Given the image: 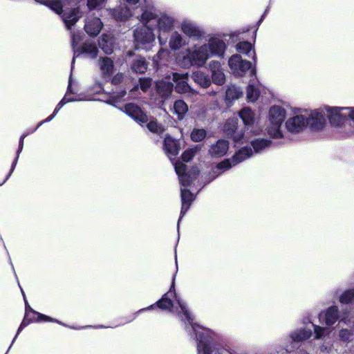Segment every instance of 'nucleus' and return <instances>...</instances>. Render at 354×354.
Here are the masks:
<instances>
[{
    "label": "nucleus",
    "mask_w": 354,
    "mask_h": 354,
    "mask_svg": "<svg viewBox=\"0 0 354 354\" xmlns=\"http://www.w3.org/2000/svg\"><path fill=\"white\" fill-rule=\"evenodd\" d=\"M226 49L227 45L221 37L211 36L204 44H195L178 52L176 62L185 69L203 68L211 57H223Z\"/></svg>",
    "instance_id": "obj_1"
},
{
    "label": "nucleus",
    "mask_w": 354,
    "mask_h": 354,
    "mask_svg": "<svg viewBox=\"0 0 354 354\" xmlns=\"http://www.w3.org/2000/svg\"><path fill=\"white\" fill-rule=\"evenodd\" d=\"M174 283H172L170 290L165 294L162 297L156 302V305L158 308L162 310H169L170 312L174 313H178V310L173 305L170 297L174 295L176 301L180 308L181 312L183 313L185 319L189 322L190 326H186V330L192 335L193 333L195 335V337L197 344V351L198 354H220L218 351L213 349L211 342L212 338V333L207 328L202 327L194 322V319L192 315L189 312L185 304L178 298L175 292H173L171 289L173 288Z\"/></svg>",
    "instance_id": "obj_2"
},
{
    "label": "nucleus",
    "mask_w": 354,
    "mask_h": 354,
    "mask_svg": "<svg viewBox=\"0 0 354 354\" xmlns=\"http://www.w3.org/2000/svg\"><path fill=\"white\" fill-rule=\"evenodd\" d=\"M142 13L136 18L144 25L150 26L158 31V39L160 45H165L168 34L176 26V19L174 15L158 10L152 4L146 3L141 7Z\"/></svg>",
    "instance_id": "obj_3"
},
{
    "label": "nucleus",
    "mask_w": 354,
    "mask_h": 354,
    "mask_svg": "<svg viewBox=\"0 0 354 354\" xmlns=\"http://www.w3.org/2000/svg\"><path fill=\"white\" fill-rule=\"evenodd\" d=\"M93 90H67L64 97L57 105L53 114L48 116L45 120L39 123L34 131H35L43 123L50 122L53 120L62 107L68 102L84 100H100L105 101L110 104H115L120 102L122 100H125L126 99H122L127 94L125 90H122L117 96H112L108 100H105L101 97V95L104 94L103 90H100L98 92L95 93H93Z\"/></svg>",
    "instance_id": "obj_4"
},
{
    "label": "nucleus",
    "mask_w": 354,
    "mask_h": 354,
    "mask_svg": "<svg viewBox=\"0 0 354 354\" xmlns=\"http://www.w3.org/2000/svg\"><path fill=\"white\" fill-rule=\"evenodd\" d=\"M286 110L280 105H272L268 113V125L266 131L268 134L274 139L283 137L281 126L286 118Z\"/></svg>",
    "instance_id": "obj_5"
},
{
    "label": "nucleus",
    "mask_w": 354,
    "mask_h": 354,
    "mask_svg": "<svg viewBox=\"0 0 354 354\" xmlns=\"http://www.w3.org/2000/svg\"><path fill=\"white\" fill-rule=\"evenodd\" d=\"M189 75L172 73L160 81H156L155 88H191L188 84Z\"/></svg>",
    "instance_id": "obj_6"
},
{
    "label": "nucleus",
    "mask_w": 354,
    "mask_h": 354,
    "mask_svg": "<svg viewBox=\"0 0 354 354\" xmlns=\"http://www.w3.org/2000/svg\"><path fill=\"white\" fill-rule=\"evenodd\" d=\"M152 27L144 24L134 30L133 37L136 48L147 50L151 47L156 39Z\"/></svg>",
    "instance_id": "obj_7"
},
{
    "label": "nucleus",
    "mask_w": 354,
    "mask_h": 354,
    "mask_svg": "<svg viewBox=\"0 0 354 354\" xmlns=\"http://www.w3.org/2000/svg\"><path fill=\"white\" fill-rule=\"evenodd\" d=\"M288 131L297 133L303 131L308 126L307 112L298 111L290 117L285 122Z\"/></svg>",
    "instance_id": "obj_8"
},
{
    "label": "nucleus",
    "mask_w": 354,
    "mask_h": 354,
    "mask_svg": "<svg viewBox=\"0 0 354 354\" xmlns=\"http://www.w3.org/2000/svg\"><path fill=\"white\" fill-rule=\"evenodd\" d=\"M326 113L333 126H339L348 116L351 120V111L354 110V107H332L324 106Z\"/></svg>",
    "instance_id": "obj_9"
},
{
    "label": "nucleus",
    "mask_w": 354,
    "mask_h": 354,
    "mask_svg": "<svg viewBox=\"0 0 354 354\" xmlns=\"http://www.w3.org/2000/svg\"><path fill=\"white\" fill-rule=\"evenodd\" d=\"M228 66L233 75L242 77L251 68L252 64L243 59L240 55L234 54L230 57Z\"/></svg>",
    "instance_id": "obj_10"
},
{
    "label": "nucleus",
    "mask_w": 354,
    "mask_h": 354,
    "mask_svg": "<svg viewBox=\"0 0 354 354\" xmlns=\"http://www.w3.org/2000/svg\"><path fill=\"white\" fill-rule=\"evenodd\" d=\"M81 55H84L86 57L91 59H95L98 55V48L95 43L91 41H86L75 50L71 62V71L74 68L75 59Z\"/></svg>",
    "instance_id": "obj_11"
},
{
    "label": "nucleus",
    "mask_w": 354,
    "mask_h": 354,
    "mask_svg": "<svg viewBox=\"0 0 354 354\" xmlns=\"http://www.w3.org/2000/svg\"><path fill=\"white\" fill-rule=\"evenodd\" d=\"M238 122L237 119H229L226 121L224 124L223 131L224 133L232 138L235 144L243 142V141H248L249 137L247 134H245L242 131H237Z\"/></svg>",
    "instance_id": "obj_12"
},
{
    "label": "nucleus",
    "mask_w": 354,
    "mask_h": 354,
    "mask_svg": "<svg viewBox=\"0 0 354 354\" xmlns=\"http://www.w3.org/2000/svg\"><path fill=\"white\" fill-rule=\"evenodd\" d=\"M253 151L250 147H243L236 152L231 160L227 159L219 163L217 165V168L218 169L223 170L228 169L231 167L234 166L248 158L251 157Z\"/></svg>",
    "instance_id": "obj_13"
},
{
    "label": "nucleus",
    "mask_w": 354,
    "mask_h": 354,
    "mask_svg": "<svg viewBox=\"0 0 354 354\" xmlns=\"http://www.w3.org/2000/svg\"><path fill=\"white\" fill-rule=\"evenodd\" d=\"M104 24L101 19L93 15L88 14L84 19V29L91 37H97L101 32Z\"/></svg>",
    "instance_id": "obj_14"
},
{
    "label": "nucleus",
    "mask_w": 354,
    "mask_h": 354,
    "mask_svg": "<svg viewBox=\"0 0 354 354\" xmlns=\"http://www.w3.org/2000/svg\"><path fill=\"white\" fill-rule=\"evenodd\" d=\"M181 31L189 38L200 39L205 35V32L196 24V22L185 19L180 24Z\"/></svg>",
    "instance_id": "obj_15"
},
{
    "label": "nucleus",
    "mask_w": 354,
    "mask_h": 354,
    "mask_svg": "<svg viewBox=\"0 0 354 354\" xmlns=\"http://www.w3.org/2000/svg\"><path fill=\"white\" fill-rule=\"evenodd\" d=\"M326 115L324 107L312 111L310 113H307L308 126L313 130L322 129L326 124Z\"/></svg>",
    "instance_id": "obj_16"
},
{
    "label": "nucleus",
    "mask_w": 354,
    "mask_h": 354,
    "mask_svg": "<svg viewBox=\"0 0 354 354\" xmlns=\"http://www.w3.org/2000/svg\"><path fill=\"white\" fill-rule=\"evenodd\" d=\"M82 13L79 6L71 9H65L61 15L66 29L75 27L76 23L82 17Z\"/></svg>",
    "instance_id": "obj_17"
},
{
    "label": "nucleus",
    "mask_w": 354,
    "mask_h": 354,
    "mask_svg": "<svg viewBox=\"0 0 354 354\" xmlns=\"http://www.w3.org/2000/svg\"><path fill=\"white\" fill-rule=\"evenodd\" d=\"M208 68L212 73L213 83L217 86H222L225 82V75L218 61L212 60L208 64Z\"/></svg>",
    "instance_id": "obj_18"
},
{
    "label": "nucleus",
    "mask_w": 354,
    "mask_h": 354,
    "mask_svg": "<svg viewBox=\"0 0 354 354\" xmlns=\"http://www.w3.org/2000/svg\"><path fill=\"white\" fill-rule=\"evenodd\" d=\"M125 112L139 123H145L148 120L147 115L138 106L133 104H127L125 106Z\"/></svg>",
    "instance_id": "obj_19"
},
{
    "label": "nucleus",
    "mask_w": 354,
    "mask_h": 354,
    "mask_svg": "<svg viewBox=\"0 0 354 354\" xmlns=\"http://www.w3.org/2000/svg\"><path fill=\"white\" fill-rule=\"evenodd\" d=\"M173 164L175 168V171L177 175L178 176L180 185L183 187L189 185L192 180V178L190 174L185 173L186 166L180 161H176Z\"/></svg>",
    "instance_id": "obj_20"
},
{
    "label": "nucleus",
    "mask_w": 354,
    "mask_h": 354,
    "mask_svg": "<svg viewBox=\"0 0 354 354\" xmlns=\"http://www.w3.org/2000/svg\"><path fill=\"white\" fill-rule=\"evenodd\" d=\"M239 115L245 125L246 131L253 127L255 122V113L250 108H243L239 111Z\"/></svg>",
    "instance_id": "obj_21"
},
{
    "label": "nucleus",
    "mask_w": 354,
    "mask_h": 354,
    "mask_svg": "<svg viewBox=\"0 0 354 354\" xmlns=\"http://www.w3.org/2000/svg\"><path fill=\"white\" fill-rule=\"evenodd\" d=\"M180 193L182 207L179 219H180L185 214V213L189 209L192 202L194 201V195L189 190L181 188ZM180 220H178V222Z\"/></svg>",
    "instance_id": "obj_22"
},
{
    "label": "nucleus",
    "mask_w": 354,
    "mask_h": 354,
    "mask_svg": "<svg viewBox=\"0 0 354 354\" xmlns=\"http://www.w3.org/2000/svg\"><path fill=\"white\" fill-rule=\"evenodd\" d=\"M111 14L115 20L121 21H126L133 15L130 8L124 3L113 9Z\"/></svg>",
    "instance_id": "obj_23"
},
{
    "label": "nucleus",
    "mask_w": 354,
    "mask_h": 354,
    "mask_svg": "<svg viewBox=\"0 0 354 354\" xmlns=\"http://www.w3.org/2000/svg\"><path fill=\"white\" fill-rule=\"evenodd\" d=\"M187 44L186 39L178 31L173 32L170 35L169 46L171 50H179Z\"/></svg>",
    "instance_id": "obj_24"
},
{
    "label": "nucleus",
    "mask_w": 354,
    "mask_h": 354,
    "mask_svg": "<svg viewBox=\"0 0 354 354\" xmlns=\"http://www.w3.org/2000/svg\"><path fill=\"white\" fill-rule=\"evenodd\" d=\"M229 149V142L225 140H218L216 144L212 145L209 153L212 156L221 157L226 154Z\"/></svg>",
    "instance_id": "obj_25"
},
{
    "label": "nucleus",
    "mask_w": 354,
    "mask_h": 354,
    "mask_svg": "<svg viewBox=\"0 0 354 354\" xmlns=\"http://www.w3.org/2000/svg\"><path fill=\"white\" fill-rule=\"evenodd\" d=\"M338 319V310L336 306H331L324 313L319 315V319L324 321L328 326L334 324Z\"/></svg>",
    "instance_id": "obj_26"
},
{
    "label": "nucleus",
    "mask_w": 354,
    "mask_h": 354,
    "mask_svg": "<svg viewBox=\"0 0 354 354\" xmlns=\"http://www.w3.org/2000/svg\"><path fill=\"white\" fill-rule=\"evenodd\" d=\"M165 151L169 159L172 160L171 156H176L179 152V146L177 140L170 136H167L164 141Z\"/></svg>",
    "instance_id": "obj_27"
},
{
    "label": "nucleus",
    "mask_w": 354,
    "mask_h": 354,
    "mask_svg": "<svg viewBox=\"0 0 354 354\" xmlns=\"http://www.w3.org/2000/svg\"><path fill=\"white\" fill-rule=\"evenodd\" d=\"M99 66L103 76L109 77L113 73L114 64L111 58L101 57L99 59Z\"/></svg>",
    "instance_id": "obj_28"
},
{
    "label": "nucleus",
    "mask_w": 354,
    "mask_h": 354,
    "mask_svg": "<svg viewBox=\"0 0 354 354\" xmlns=\"http://www.w3.org/2000/svg\"><path fill=\"white\" fill-rule=\"evenodd\" d=\"M236 50L239 53L244 54L248 57H252L256 62V53L251 43L241 41L236 45Z\"/></svg>",
    "instance_id": "obj_29"
},
{
    "label": "nucleus",
    "mask_w": 354,
    "mask_h": 354,
    "mask_svg": "<svg viewBox=\"0 0 354 354\" xmlns=\"http://www.w3.org/2000/svg\"><path fill=\"white\" fill-rule=\"evenodd\" d=\"M66 30L70 32L71 45L73 52H74L80 46V42L83 40L84 33L80 30L76 29L75 27Z\"/></svg>",
    "instance_id": "obj_30"
},
{
    "label": "nucleus",
    "mask_w": 354,
    "mask_h": 354,
    "mask_svg": "<svg viewBox=\"0 0 354 354\" xmlns=\"http://www.w3.org/2000/svg\"><path fill=\"white\" fill-rule=\"evenodd\" d=\"M24 301L26 304V314L25 316H26V318H28L29 317H36L37 318L38 321H44V322H55L57 323H59L61 324V322H59L57 320H55L46 315H42L41 313H39L36 311H34L30 306L28 304V302L26 299V297H24Z\"/></svg>",
    "instance_id": "obj_31"
},
{
    "label": "nucleus",
    "mask_w": 354,
    "mask_h": 354,
    "mask_svg": "<svg viewBox=\"0 0 354 354\" xmlns=\"http://www.w3.org/2000/svg\"><path fill=\"white\" fill-rule=\"evenodd\" d=\"M192 78L194 81L203 88H207L211 85V80L208 75L201 71H197L193 73Z\"/></svg>",
    "instance_id": "obj_32"
},
{
    "label": "nucleus",
    "mask_w": 354,
    "mask_h": 354,
    "mask_svg": "<svg viewBox=\"0 0 354 354\" xmlns=\"http://www.w3.org/2000/svg\"><path fill=\"white\" fill-rule=\"evenodd\" d=\"M98 44L106 54H111L113 52V41L110 35L103 34L98 41Z\"/></svg>",
    "instance_id": "obj_33"
},
{
    "label": "nucleus",
    "mask_w": 354,
    "mask_h": 354,
    "mask_svg": "<svg viewBox=\"0 0 354 354\" xmlns=\"http://www.w3.org/2000/svg\"><path fill=\"white\" fill-rule=\"evenodd\" d=\"M251 145L255 153H260L270 146L271 141L265 138H257L251 140Z\"/></svg>",
    "instance_id": "obj_34"
},
{
    "label": "nucleus",
    "mask_w": 354,
    "mask_h": 354,
    "mask_svg": "<svg viewBox=\"0 0 354 354\" xmlns=\"http://www.w3.org/2000/svg\"><path fill=\"white\" fill-rule=\"evenodd\" d=\"M174 110L178 119L182 120L188 111V106L184 101L177 100L174 104Z\"/></svg>",
    "instance_id": "obj_35"
},
{
    "label": "nucleus",
    "mask_w": 354,
    "mask_h": 354,
    "mask_svg": "<svg viewBox=\"0 0 354 354\" xmlns=\"http://www.w3.org/2000/svg\"><path fill=\"white\" fill-rule=\"evenodd\" d=\"M147 68V64L143 58H137L131 64V69L138 73H144Z\"/></svg>",
    "instance_id": "obj_36"
},
{
    "label": "nucleus",
    "mask_w": 354,
    "mask_h": 354,
    "mask_svg": "<svg viewBox=\"0 0 354 354\" xmlns=\"http://www.w3.org/2000/svg\"><path fill=\"white\" fill-rule=\"evenodd\" d=\"M311 334L312 333L310 329H305L293 333L291 335V337L294 342H301L308 339L311 336Z\"/></svg>",
    "instance_id": "obj_37"
},
{
    "label": "nucleus",
    "mask_w": 354,
    "mask_h": 354,
    "mask_svg": "<svg viewBox=\"0 0 354 354\" xmlns=\"http://www.w3.org/2000/svg\"><path fill=\"white\" fill-rule=\"evenodd\" d=\"M342 304H351L354 302V289L345 291L339 297Z\"/></svg>",
    "instance_id": "obj_38"
},
{
    "label": "nucleus",
    "mask_w": 354,
    "mask_h": 354,
    "mask_svg": "<svg viewBox=\"0 0 354 354\" xmlns=\"http://www.w3.org/2000/svg\"><path fill=\"white\" fill-rule=\"evenodd\" d=\"M206 136V131L205 130L201 129H194L192 132L191 138L193 141L194 142H200L203 140Z\"/></svg>",
    "instance_id": "obj_39"
},
{
    "label": "nucleus",
    "mask_w": 354,
    "mask_h": 354,
    "mask_svg": "<svg viewBox=\"0 0 354 354\" xmlns=\"http://www.w3.org/2000/svg\"><path fill=\"white\" fill-rule=\"evenodd\" d=\"M241 94L240 90H226L225 100L231 103L234 100L238 99Z\"/></svg>",
    "instance_id": "obj_40"
},
{
    "label": "nucleus",
    "mask_w": 354,
    "mask_h": 354,
    "mask_svg": "<svg viewBox=\"0 0 354 354\" xmlns=\"http://www.w3.org/2000/svg\"><path fill=\"white\" fill-rule=\"evenodd\" d=\"M147 128L149 130L153 133L160 134L164 132V128L158 124L156 121H151L147 124Z\"/></svg>",
    "instance_id": "obj_41"
},
{
    "label": "nucleus",
    "mask_w": 354,
    "mask_h": 354,
    "mask_svg": "<svg viewBox=\"0 0 354 354\" xmlns=\"http://www.w3.org/2000/svg\"><path fill=\"white\" fill-rule=\"evenodd\" d=\"M106 0H87V7L89 10L100 8Z\"/></svg>",
    "instance_id": "obj_42"
},
{
    "label": "nucleus",
    "mask_w": 354,
    "mask_h": 354,
    "mask_svg": "<svg viewBox=\"0 0 354 354\" xmlns=\"http://www.w3.org/2000/svg\"><path fill=\"white\" fill-rule=\"evenodd\" d=\"M314 330L315 333V337L317 339H320L322 337H325L327 334H329V329L326 328H322L318 326H315Z\"/></svg>",
    "instance_id": "obj_43"
},
{
    "label": "nucleus",
    "mask_w": 354,
    "mask_h": 354,
    "mask_svg": "<svg viewBox=\"0 0 354 354\" xmlns=\"http://www.w3.org/2000/svg\"><path fill=\"white\" fill-rule=\"evenodd\" d=\"M32 321H38L37 318L29 317L28 318H26V316L24 317L21 325L19 326L17 335L15 337L12 342L15 341V339L17 338V336L19 335V333L26 326L29 324V323Z\"/></svg>",
    "instance_id": "obj_44"
},
{
    "label": "nucleus",
    "mask_w": 354,
    "mask_h": 354,
    "mask_svg": "<svg viewBox=\"0 0 354 354\" xmlns=\"http://www.w3.org/2000/svg\"><path fill=\"white\" fill-rule=\"evenodd\" d=\"M26 136V135H23L20 138L19 143V148H18V150L17 151V157L15 158V159L14 160V161L12 162V167H11V172H12L14 171L15 167V166L17 165V160H18L19 153H21V151L23 149L24 140Z\"/></svg>",
    "instance_id": "obj_45"
},
{
    "label": "nucleus",
    "mask_w": 354,
    "mask_h": 354,
    "mask_svg": "<svg viewBox=\"0 0 354 354\" xmlns=\"http://www.w3.org/2000/svg\"><path fill=\"white\" fill-rule=\"evenodd\" d=\"M252 75L254 78L250 81L246 88H263L264 86L262 85V84L257 79H256V74L252 73Z\"/></svg>",
    "instance_id": "obj_46"
},
{
    "label": "nucleus",
    "mask_w": 354,
    "mask_h": 354,
    "mask_svg": "<svg viewBox=\"0 0 354 354\" xmlns=\"http://www.w3.org/2000/svg\"><path fill=\"white\" fill-rule=\"evenodd\" d=\"M259 96V90H248L247 99L248 102H255Z\"/></svg>",
    "instance_id": "obj_47"
},
{
    "label": "nucleus",
    "mask_w": 354,
    "mask_h": 354,
    "mask_svg": "<svg viewBox=\"0 0 354 354\" xmlns=\"http://www.w3.org/2000/svg\"><path fill=\"white\" fill-rule=\"evenodd\" d=\"M196 150L194 149H190L185 151L182 155V159L184 162L190 161L194 156Z\"/></svg>",
    "instance_id": "obj_48"
},
{
    "label": "nucleus",
    "mask_w": 354,
    "mask_h": 354,
    "mask_svg": "<svg viewBox=\"0 0 354 354\" xmlns=\"http://www.w3.org/2000/svg\"><path fill=\"white\" fill-rule=\"evenodd\" d=\"M139 82L140 84V88H149L153 83L152 80L149 77L140 78Z\"/></svg>",
    "instance_id": "obj_49"
},
{
    "label": "nucleus",
    "mask_w": 354,
    "mask_h": 354,
    "mask_svg": "<svg viewBox=\"0 0 354 354\" xmlns=\"http://www.w3.org/2000/svg\"><path fill=\"white\" fill-rule=\"evenodd\" d=\"M123 79L124 75L121 73H118L113 77V78L111 79V83L113 85H118L122 82Z\"/></svg>",
    "instance_id": "obj_50"
},
{
    "label": "nucleus",
    "mask_w": 354,
    "mask_h": 354,
    "mask_svg": "<svg viewBox=\"0 0 354 354\" xmlns=\"http://www.w3.org/2000/svg\"><path fill=\"white\" fill-rule=\"evenodd\" d=\"M352 334L348 330H342L339 333V337L343 341H348Z\"/></svg>",
    "instance_id": "obj_51"
},
{
    "label": "nucleus",
    "mask_w": 354,
    "mask_h": 354,
    "mask_svg": "<svg viewBox=\"0 0 354 354\" xmlns=\"http://www.w3.org/2000/svg\"><path fill=\"white\" fill-rule=\"evenodd\" d=\"M73 86H77V84L75 80H73L72 79V77L71 76L69 78L68 86L67 88H72Z\"/></svg>",
    "instance_id": "obj_52"
},
{
    "label": "nucleus",
    "mask_w": 354,
    "mask_h": 354,
    "mask_svg": "<svg viewBox=\"0 0 354 354\" xmlns=\"http://www.w3.org/2000/svg\"><path fill=\"white\" fill-rule=\"evenodd\" d=\"M124 1L129 6H134L139 2V0H124Z\"/></svg>",
    "instance_id": "obj_53"
},
{
    "label": "nucleus",
    "mask_w": 354,
    "mask_h": 354,
    "mask_svg": "<svg viewBox=\"0 0 354 354\" xmlns=\"http://www.w3.org/2000/svg\"><path fill=\"white\" fill-rule=\"evenodd\" d=\"M156 92L157 93L158 95H163L165 91H167L168 90H163V89H161V90H155Z\"/></svg>",
    "instance_id": "obj_54"
},
{
    "label": "nucleus",
    "mask_w": 354,
    "mask_h": 354,
    "mask_svg": "<svg viewBox=\"0 0 354 354\" xmlns=\"http://www.w3.org/2000/svg\"><path fill=\"white\" fill-rule=\"evenodd\" d=\"M135 91L136 90H129V92L128 93V95H129L128 99L130 98V97H133L134 91Z\"/></svg>",
    "instance_id": "obj_55"
},
{
    "label": "nucleus",
    "mask_w": 354,
    "mask_h": 354,
    "mask_svg": "<svg viewBox=\"0 0 354 354\" xmlns=\"http://www.w3.org/2000/svg\"><path fill=\"white\" fill-rule=\"evenodd\" d=\"M155 305H156V304L151 305L150 306L147 307V308L142 309L141 310H149V309H153V308H154Z\"/></svg>",
    "instance_id": "obj_56"
},
{
    "label": "nucleus",
    "mask_w": 354,
    "mask_h": 354,
    "mask_svg": "<svg viewBox=\"0 0 354 354\" xmlns=\"http://www.w3.org/2000/svg\"><path fill=\"white\" fill-rule=\"evenodd\" d=\"M12 172L11 171H10V173L8 174V176L6 177V178L5 179V180L3 182H2V184H4V182H6L7 180V179L9 178V176L11 175Z\"/></svg>",
    "instance_id": "obj_57"
},
{
    "label": "nucleus",
    "mask_w": 354,
    "mask_h": 354,
    "mask_svg": "<svg viewBox=\"0 0 354 354\" xmlns=\"http://www.w3.org/2000/svg\"><path fill=\"white\" fill-rule=\"evenodd\" d=\"M267 10L264 12V14L262 15L261 19H260L259 22L262 21L263 17H264V15H266Z\"/></svg>",
    "instance_id": "obj_58"
},
{
    "label": "nucleus",
    "mask_w": 354,
    "mask_h": 354,
    "mask_svg": "<svg viewBox=\"0 0 354 354\" xmlns=\"http://www.w3.org/2000/svg\"><path fill=\"white\" fill-rule=\"evenodd\" d=\"M98 86L100 88H103V85L102 84H98Z\"/></svg>",
    "instance_id": "obj_59"
},
{
    "label": "nucleus",
    "mask_w": 354,
    "mask_h": 354,
    "mask_svg": "<svg viewBox=\"0 0 354 354\" xmlns=\"http://www.w3.org/2000/svg\"><path fill=\"white\" fill-rule=\"evenodd\" d=\"M21 292H23V290H21ZM22 293H24V292H22ZM23 295H24V298L25 297L24 294H23Z\"/></svg>",
    "instance_id": "obj_60"
}]
</instances>
